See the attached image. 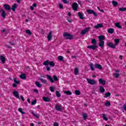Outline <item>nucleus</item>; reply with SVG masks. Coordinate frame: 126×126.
Returning <instances> with one entry per match:
<instances>
[{
  "label": "nucleus",
  "mask_w": 126,
  "mask_h": 126,
  "mask_svg": "<svg viewBox=\"0 0 126 126\" xmlns=\"http://www.w3.org/2000/svg\"><path fill=\"white\" fill-rule=\"evenodd\" d=\"M114 42L115 44H113L112 42H108L107 43V45L108 47L111 48V49H116V46L119 45V43H120V39L117 38L114 39Z\"/></svg>",
  "instance_id": "f257e3e1"
},
{
  "label": "nucleus",
  "mask_w": 126,
  "mask_h": 126,
  "mask_svg": "<svg viewBox=\"0 0 126 126\" xmlns=\"http://www.w3.org/2000/svg\"><path fill=\"white\" fill-rule=\"evenodd\" d=\"M63 37L65 39H69L70 40H71V39H72L73 38L72 35H70L69 33L67 32H64L63 34Z\"/></svg>",
  "instance_id": "f03ea898"
},
{
  "label": "nucleus",
  "mask_w": 126,
  "mask_h": 126,
  "mask_svg": "<svg viewBox=\"0 0 126 126\" xmlns=\"http://www.w3.org/2000/svg\"><path fill=\"white\" fill-rule=\"evenodd\" d=\"M55 109L57 110V111H63V110H64V108L62 106V105L61 104H56L55 105Z\"/></svg>",
  "instance_id": "7ed1b4c3"
},
{
  "label": "nucleus",
  "mask_w": 126,
  "mask_h": 126,
  "mask_svg": "<svg viewBox=\"0 0 126 126\" xmlns=\"http://www.w3.org/2000/svg\"><path fill=\"white\" fill-rule=\"evenodd\" d=\"M90 29H91V28L90 27L86 28L84 30L82 31L81 34L82 35H84L85 34H86V33L89 32V30H90Z\"/></svg>",
  "instance_id": "20e7f679"
},
{
  "label": "nucleus",
  "mask_w": 126,
  "mask_h": 126,
  "mask_svg": "<svg viewBox=\"0 0 126 126\" xmlns=\"http://www.w3.org/2000/svg\"><path fill=\"white\" fill-rule=\"evenodd\" d=\"M87 80L89 84H91V85H94V84H96V81L94 80L87 79Z\"/></svg>",
  "instance_id": "39448f33"
},
{
  "label": "nucleus",
  "mask_w": 126,
  "mask_h": 126,
  "mask_svg": "<svg viewBox=\"0 0 126 126\" xmlns=\"http://www.w3.org/2000/svg\"><path fill=\"white\" fill-rule=\"evenodd\" d=\"M13 95L15 97V98H17V99H20V97H19V93H18V92L15 91L13 92Z\"/></svg>",
  "instance_id": "423d86ee"
},
{
  "label": "nucleus",
  "mask_w": 126,
  "mask_h": 126,
  "mask_svg": "<svg viewBox=\"0 0 126 126\" xmlns=\"http://www.w3.org/2000/svg\"><path fill=\"white\" fill-rule=\"evenodd\" d=\"M72 8L73 10H75V11H76L77 9H78V4L77 3H73L72 4Z\"/></svg>",
  "instance_id": "0eeeda50"
},
{
  "label": "nucleus",
  "mask_w": 126,
  "mask_h": 126,
  "mask_svg": "<svg viewBox=\"0 0 126 126\" xmlns=\"http://www.w3.org/2000/svg\"><path fill=\"white\" fill-rule=\"evenodd\" d=\"M87 12L89 14H94V16H97V14L94 12L93 10H91V9H88L87 10Z\"/></svg>",
  "instance_id": "6e6552de"
},
{
  "label": "nucleus",
  "mask_w": 126,
  "mask_h": 126,
  "mask_svg": "<svg viewBox=\"0 0 126 126\" xmlns=\"http://www.w3.org/2000/svg\"><path fill=\"white\" fill-rule=\"evenodd\" d=\"M53 37V32H50L47 35V39L48 41H51L52 40V37Z\"/></svg>",
  "instance_id": "1a4fd4ad"
},
{
  "label": "nucleus",
  "mask_w": 126,
  "mask_h": 126,
  "mask_svg": "<svg viewBox=\"0 0 126 126\" xmlns=\"http://www.w3.org/2000/svg\"><path fill=\"white\" fill-rule=\"evenodd\" d=\"M104 26H103V24H98L96 26H94V28L95 29H99V28H103Z\"/></svg>",
  "instance_id": "9d476101"
},
{
  "label": "nucleus",
  "mask_w": 126,
  "mask_h": 126,
  "mask_svg": "<svg viewBox=\"0 0 126 126\" xmlns=\"http://www.w3.org/2000/svg\"><path fill=\"white\" fill-rule=\"evenodd\" d=\"M88 49H92V50H96V48H97V45H91V46H88L87 47Z\"/></svg>",
  "instance_id": "9b49d317"
},
{
  "label": "nucleus",
  "mask_w": 126,
  "mask_h": 126,
  "mask_svg": "<svg viewBox=\"0 0 126 126\" xmlns=\"http://www.w3.org/2000/svg\"><path fill=\"white\" fill-rule=\"evenodd\" d=\"M1 16L2 17H3V18H5V16H6V14L5 13V11H4V10L3 9H1Z\"/></svg>",
  "instance_id": "f8f14e48"
},
{
  "label": "nucleus",
  "mask_w": 126,
  "mask_h": 126,
  "mask_svg": "<svg viewBox=\"0 0 126 126\" xmlns=\"http://www.w3.org/2000/svg\"><path fill=\"white\" fill-rule=\"evenodd\" d=\"M78 16H79L80 19H82V20L84 19V17H83V13L81 12H78Z\"/></svg>",
  "instance_id": "ddd939ff"
},
{
  "label": "nucleus",
  "mask_w": 126,
  "mask_h": 126,
  "mask_svg": "<svg viewBox=\"0 0 126 126\" xmlns=\"http://www.w3.org/2000/svg\"><path fill=\"white\" fill-rule=\"evenodd\" d=\"M98 81L99 83H100V84H101L102 85H105V84H106V81L102 79H99L98 80Z\"/></svg>",
  "instance_id": "4468645a"
},
{
  "label": "nucleus",
  "mask_w": 126,
  "mask_h": 126,
  "mask_svg": "<svg viewBox=\"0 0 126 126\" xmlns=\"http://www.w3.org/2000/svg\"><path fill=\"white\" fill-rule=\"evenodd\" d=\"M4 7L6 10H10V9H11L10 6H9L8 4L4 5Z\"/></svg>",
  "instance_id": "2eb2a0df"
},
{
  "label": "nucleus",
  "mask_w": 126,
  "mask_h": 126,
  "mask_svg": "<svg viewBox=\"0 0 126 126\" xmlns=\"http://www.w3.org/2000/svg\"><path fill=\"white\" fill-rule=\"evenodd\" d=\"M42 99L44 102H50L51 99L49 97H46L45 96H43L42 97Z\"/></svg>",
  "instance_id": "dca6fc26"
},
{
  "label": "nucleus",
  "mask_w": 126,
  "mask_h": 126,
  "mask_svg": "<svg viewBox=\"0 0 126 126\" xmlns=\"http://www.w3.org/2000/svg\"><path fill=\"white\" fill-rule=\"evenodd\" d=\"M75 75H77L79 72V69L78 67H76L74 70Z\"/></svg>",
  "instance_id": "f3484780"
},
{
  "label": "nucleus",
  "mask_w": 126,
  "mask_h": 126,
  "mask_svg": "<svg viewBox=\"0 0 126 126\" xmlns=\"http://www.w3.org/2000/svg\"><path fill=\"white\" fill-rule=\"evenodd\" d=\"M116 27H117V28H119V29H122V27L121 26V23L120 22H117L115 24Z\"/></svg>",
  "instance_id": "a211bd4d"
},
{
  "label": "nucleus",
  "mask_w": 126,
  "mask_h": 126,
  "mask_svg": "<svg viewBox=\"0 0 126 126\" xmlns=\"http://www.w3.org/2000/svg\"><path fill=\"white\" fill-rule=\"evenodd\" d=\"M0 60L1 62H2V63H5V57L2 56H0Z\"/></svg>",
  "instance_id": "6ab92c4d"
},
{
  "label": "nucleus",
  "mask_w": 126,
  "mask_h": 126,
  "mask_svg": "<svg viewBox=\"0 0 126 126\" xmlns=\"http://www.w3.org/2000/svg\"><path fill=\"white\" fill-rule=\"evenodd\" d=\"M107 32H108V33H109L110 34H113V33H114V32H115V30L113 28H110V29H108Z\"/></svg>",
  "instance_id": "aec40b11"
},
{
  "label": "nucleus",
  "mask_w": 126,
  "mask_h": 126,
  "mask_svg": "<svg viewBox=\"0 0 126 126\" xmlns=\"http://www.w3.org/2000/svg\"><path fill=\"white\" fill-rule=\"evenodd\" d=\"M16 7H17V4L15 3L13 5V6H12V10L13 11H15L16 9Z\"/></svg>",
  "instance_id": "412c9836"
},
{
  "label": "nucleus",
  "mask_w": 126,
  "mask_h": 126,
  "mask_svg": "<svg viewBox=\"0 0 126 126\" xmlns=\"http://www.w3.org/2000/svg\"><path fill=\"white\" fill-rule=\"evenodd\" d=\"M46 76L48 78V79H49V80H50V81L52 83L54 82V80L53 79V77H51V76L49 75H46Z\"/></svg>",
  "instance_id": "4be33fe9"
},
{
  "label": "nucleus",
  "mask_w": 126,
  "mask_h": 126,
  "mask_svg": "<svg viewBox=\"0 0 126 126\" xmlns=\"http://www.w3.org/2000/svg\"><path fill=\"white\" fill-rule=\"evenodd\" d=\"M99 41H104L105 40V37L103 35H100L98 37Z\"/></svg>",
  "instance_id": "5701e85b"
},
{
  "label": "nucleus",
  "mask_w": 126,
  "mask_h": 126,
  "mask_svg": "<svg viewBox=\"0 0 126 126\" xmlns=\"http://www.w3.org/2000/svg\"><path fill=\"white\" fill-rule=\"evenodd\" d=\"M42 77H44V76H41L40 78H39L40 80L42 82V83H44V84H46L47 83V80L45 79H43Z\"/></svg>",
  "instance_id": "b1692460"
},
{
  "label": "nucleus",
  "mask_w": 126,
  "mask_h": 126,
  "mask_svg": "<svg viewBox=\"0 0 126 126\" xmlns=\"http://www.w3.org/2000/svg\"><path fill=\"white\" fill-rule=\"evenodd\" d=\"M95 66L96 68H98V69H102V66L100 64H95Z\"/></svg>",
  "instance_id": "393cba45"
},
{
  "label": "nucleus",
  "mask_w": 126,
  "mask_h": 126,
  "mask_svg": "<svg viewBox=\"0 0 126 126\" xmlns=\"http://www.w3.org/2000/svg\"><path fill=\"white\" fill-rule=\"evenodd\" d=\"M104 41H99V47H101L102 48H104Z\"/></svg>",
  "instance_id": "a878e982"
},
{
  "label": "nucleus",
  "mask_w": 126,
  "mask_h": 126,
  "mask_svg": "<svg viewBox=\"0 0 126 126\" xmlns=\"http://www.w3.org/2000/svg\"><path fill=\"white\" fill-rule=\"evenodd\" d=\"M35 85L37 86V87H38L39 88L42 87V85L39 82H35Z\"/></svg>",
  "instance_id": "bb28decb"
},
{
  "label": "nucleus",
  "mask_w": 126,
  "mask_h": 126,
  "mask_svg": "<svg viewBox=\"0 0 126 126\" xmlns=\"http://www.w3.org/2000/svg\"><path fill=\"white\" fill-rule=\"evenodd\" d=\"M99 91L101 93H104V92H105V89H104V87H100Z\"/></svg>",
  "instance_id": "cd10ccee"
},
{
  "label": "nucleus",
  "mask_w": 126,
  "mask_h": 126,
  "mask_svg": "<svg viewBox=\"0 0 126 126\" xmlns=\"http://www.w3.org/2000/svg\"><path fill=\"white\" fill-rule=\"evenodd\" d=\"M112 4H113V6L116 7V6H117V5H118V2L115 0H113V1H112Z\"/></svg>",
  "instance_id": "c85d7f7f"
},
{
  "label": "nucleus",
  "mask_w": 126,
  "mask_h": 126,
  "mask_svg": "<svg viewBox=\"0 0 126 126\" xmlns=\"http://www.w3.org/2000/svg\"><path fill=\"white\" fill-rule=\"evenodd\" d=\"M20 78H21L22 79H26V76L25 75V74H23L22 75H21L20 76Z\"/></svg>",
  "instance_id": "c756f323"
},
{
  "label": "nucleus",
  "mask_w": 126,
  "mask_h": 126,
  "mask_svg": "<svg viewBox=\"0 0 126 126\" xmlns=\"http://www.w3.org/2000/svg\"><path fill=\"white\" fill-rule=\"evenodd\" d=\"M64 93L65 94H66V95H71L72 93L69 91H65L64 92Z\"/></svg>",
  "instance_id": "7c9ffc66"
},
{
  "label": "nucleus",
  "mask_w": 126,
  "mask_h": 126,
  "mask_svg": "<svg viewBox=\"0 0 126 126\" xmlns=\"http://www.w3.org/2000/svg\"><path fill=\"white\" fill-rule=\"evenodd\" d=\"M110 96H111V93H105L104 98H108V97H110Z\"/></svg>",
  "instance_id": "2f4dec72"
},
{
  "label": "nucleus",
  "mask_w": 126,
  "mask_h": 126,
  "mask_svg": "<svg viewBox=\"0 0 126 126\" xmlns=\"http://www.w3.org/2000/svg\"><path fill=\"white\" fill-rule=\"evenodd\" d=\"M50 64V62H49V61H46L45 62H44V63H43V65H49Z\"/></svg>",
  "instance_id": "473e14b6"
},
{
  "label": "nucleus",
  "mask_w": 126,
  "mask_h": 126,
  "mask_svg": "<svg viewBox=\"0 0 126 126\" xmlns=\"http://www.w3.org/2000/svg\"><path fill=\"white\" fill-rule=\"evenodd\" d=\"M113 75L115 77H116V78H118V77H120V74L118 73H113Z\"/></svg>",
  "instance_id": "72a5a7b5"
},
{
  "label": "nucleus",
  "mask_w": 126,
  "mask_h": 126,
  "mask_svg": "<svg viewBox=\"0 0 126 126\" xmlns=\"http://www.w3.org/2000/svg\"><path fill=\"white\" fill-rule=\"evenodd\" d=\"M105 106L106 107H109V106H111V103L109 101H107L104 103Z\"/></svg>",
  "instance_id": "f704fd0d"
},
{
  "label": "nucleus",
  "mask_w": 126,
  "mask_h": 126,
  "mask_svg": "<svg viewBox=\"0 0 126 126\" xmlns=\"http://www.w3.org/2000/svg\"><path fill=\"white\" fill-rule=\"evenodd\" d=\"M14 83H16V84H19V83H20V81H19V80H17L16 78L14 79Z\"/></svg>",
  "instance_id": "c9c22d12"
},
{
  "label": "nucleus",
  "mask_w": 126,
  "mask_h": 126,
  "mask_svg": "<svg viewBox=\"0 0 126 126\" xmlns=\"http://www.w3.org/2000/svg\"><path fill=\"white\" fill-rule=\"evenodd\" d=\"M26 32L27 33V34L30 35L32 34V32H31V31H30L29 30H27V31H26Z\"/></svg>",
  "instance_id": "e433bc0d"
},
{
  "label": "nucleus",
  "mask_w": 126,
  "mask_h": 126,
  "mask_svg": "<svg viewBox=\"0 0 126 126\" xmlns=\"http://www.w3.org/2000/svg\"><path fill=\"white\" fill-rule=\"evenodd\" d=\"M92 43L93 44V45H96L97 44V42L96 41V39H93L92 40Z\"/></svg>",
  "instance_id": "4c0bfd02"
},
{
  "label": "nucleus",
  "mask_w": 126,
  "mask_h": 126,
  "mask_svg": "<svg viewBox=\"0 0 126 126\" xmlns=\"http://www.w3.org/2000/svg\"><path fill=\"white\" fill-rule=\"evenodd\" d=\"M102 118H103V119L105 120V121H108V118L106 117V114H102Z\"/></svg>",
  "instance_id": "58836bf2"
},
{
  "label": "nucleus",
  "mask_w": 126,
  "mask_h": 126,
  "mask_svg": "<svg viewBox=\"0 0 126 126\" xmlns=\"http://www.w3.org/2000/svg\"><path fill=\"white\" fill-rule=\"evenodd\" d=\"M49 65H50V66H55V63H54V62H49Z\"/></svg>",
  "instance_id": "ea45409f"
},
{
  "label": "nucleus",
  "mask_w": 126,
  "mask_h": 126,
  "mask_svg": "<svg viewBox=\"0 0 126 126\" xmlns=\"http://www.w3.org/2000/svg\"><path fill=\"white\" fill-rule=\"evenodd\" d=\"M83 117L84 120L87 119V115L85 113L83 114Z\"/></svg>",
  "instance_id": "a19ab883"
},
{
  "label": "nucleus",
  "mask_w": 126,
  "mask_h": 126,
  "mask_svg": "<svg viewBox=\"0 0 126 126\" xmlns=\"http://www.w3.org/2000/svg\"><path fill=\"white\" fill-rule=\"evenodd\" d=\"M58 60L59 61H63V57L62 56H60L58 57Z\"/></svg>",
  "instance_id": "79ce46f5"
},
{
  "label": "nucleus",
  "mask_w": 126,
  "mask_h": 126,
  "mask_svg": "<svg viewBox=\"0 0 126 126\" xmlns=\"http://www.w3.org/2000/svg\"><path fill=\"white\" fill-rule=\"evenodd\" d=\"M18 111H19V112L21 113V114H22L23 115L25 114V112H23V110H22V108H19Z\"/></svg>",
  "instance_id": "37998d69"
},
{
  "label": "nucleus",
  "mask_w": 126,
  "mask_h": 126,
  "mask_svg": "<svg viewBox=\"0 0 126 126\" xmlns=\"http://www.w3.org/2000/svg\"><path fill=\"white\" fill-rule=\"evenodd\" d=\"M37 104V100L34 99L33 101L32 102V105H33Z\"/></svg>",
  "instance_id": "c03bdc74"
},
{
  "label": "nucleus",
  "mask_w": 126,
  "mask_h": 126,
  "mask_svg": "<svg viewBox=\"0 0 126 126\" xmlns=\"http://www.w3.org/2000/svg\"><path fill=\"white\" fill-rule=\"evenodd\" d=\"M75 94H76V95H80V91L76 90L75 91Z\"/></svg>",
  "instance_id": "a18cd8bd"
},
{
  "label": "nucleus",
  "mask_w": 126,
  "mask_h": 126,
  "mask_svg": "<svg viewBox=\"0 0 126 126\" xmlns=\"http://www.w3.org/2000/svg\"><path fill=\"white\" fill-rule=\"evenodd\" d=\"M90 66L91 69L92 70H94V66H93V64H90Z\"/></svg>",
  "instance_id": "49530a36"
},
{
  "label": "nucleus",
  "mask_w": 126,
  "mask_h": 126,
  "mask_svg": "<svg viewBox=\"0 0 126 126\" xmlns=\"http://www.w3.org/2000/svg\"><path fill=\"white\" fill-rule=\"evenodd\" d=\"M119 10H120V11H126V8H120Z\"/></svg>",
  "instance_id": "de8ad7c7"
},
{
  "label": "nucleus",
  "mask_w": 126,
  "mask_h": 126,
  "mask_svg": "<svg viewBox=\"0 0 126 126\" xmlns=\"http://www.w3.org/2000/svg\"><path fill=\"white\" fill-rule=\"evenodd\" d=\"M50 89L51 92H54V91H55V88H54V87H50Z\"/></svg>",
  "instance_id": "09e8293b"
},
{
  "label": "nucleus",
  "mask_w": 126,
  "mask_h": 126,
  "mask_svg": "<svg viewBox=\"0 0 126 126\" xmlns=\"http://www.w3.org/2000/svg\"><path fill=\"white\" fill-rule=\"evenodd\" d=\"M56 96L57 97H61V94H60V92H59V91L56 92Z\"/></svg>",
  "instance_id": "8fccbe9b"
},
{
  "label": "nucleus",
  "mask_w": 126,
  "mask_h": 126,
  "mask_svg": "<svg viewBox=\"0 0 126 126\" xmlns=\"http://www.w3.org/2000/svg\"><path fill=\"white\" fill-rule=\"evenodd\" d=\"M53 79H54V80H55V81H57V80H59L58 79V77H57V76H53Z\"/></svg>",
  "instance_id": "3c124183"
},
{
  "label": "nucleus",
  "mask_w": 126,
  "mask_h": 126,
  "mask_svg": "<svg viewBox=\"0 0 126 126\" xmlns=\"http://www.w3.org/2000/svg\"><path fill=\"white\" fill-rule=\"evenodd\" d=\"M59 7L61 9H63V4L59 3Z\"/></svg>",
  "instance_id": "603ef678"
},
{
  "label": "nucleus",
  "mask_w": 126,
  "mask_h": 126,
  "mask_svg": "<svg viewBox=\"0 0 126 126\" xmlns=\"http://www.w3.org/2000/svg\"><path fill=\"white\" fill-rule=\"evenodd\" d=\"M13 87H14V88L17 87V84L15 83L13 84Z\"/></svg>",
  "instance_id": "864d4df0"
},
{
  "label": "nucleus",
  "mask_w": 126,
  "mask_h": 126,
  "mask_svg": "<svg viewBox=\"0 0 126 126\" xmlns=\"http://www.w3.org/2000/svg\"><path fill=\"white\" fill-rule=\"evenodd\" d=\"M20 97H21V100L23 101V102H24V97H23V95H21Z\"/></svg>",
  "instance_id": "5fc2aeb1"
},
{
  "label": "nucleus",
  "mask_w": 126,
  "mask_h": 126,
  "mask_svg": "<svg viewBox=\"0 0 126 126\" xmlns=\"http://www.w3.org/2000/svg\"><path fill=\"white\" fill-rule=\"evenodd\" d=\"M53 126H59V124H58V123H57V122H55V123H54Z\"/></svg>",
  "instance_id": "6e6d98bb"
},
{
  "label": "nucleus",
  "mask_w": 126,
  "mask_h": 126,
  "mask_svg": "<svg viewBox=\"0 0 126 126\" xmlns=\"http://www.w3.org/2000/svg\"><path fill=\"white\" fill-rule=\"evenodd\" d=\"M63 2H64V3H68V1H67L66 0H62Z\"/></svg>",
  "instance_id": "4d7b16f0"
},
{
  "label": "nucleus",
  "mask_w": 126,
  "mask_h": 126,
  "mask_svg": "<svg viewBox=\"0 0 126 126\" xmlns=\"http://www.w3.org/2000/svg\"><path fill=\"white\" fill-rule=\"evenodd\" d=\"M114 71L115 72H116L117 73H119V72H120V70L119 69H116V70H115Z\"/></svg>",
  "instance_id": "13d9d810"
},
{
  "label": "nucleus",
  "mask_w": 126,
  "mask_h": 126,
  "mask_svg": "<svg viewBox=\"0 0 126 126\" xmlns=\"http://www.w3.org/2000/svg\"><path fill=\"white\" fill-rule=\"evenodd\" d=\"M32 6L33 7H36V6H37V4H36V3H34L33 4H32Z\"/></svg>",
  "instance_id": "bf43d9fd"
},
{
  "label": "nucleus",
  "mask_w": 126,
  "mask_h": 126,
  "mask_svg": "<svg viewBox=\"0 0 126 126\" xmlns=\"http://www.w3.org/2000/svg\"><path fill=\"white\" fill-rule=\"evenodd\" d=\"M32 115H33L34 116V117H36V118H38V115L33 113Z\"/></svg>",
  "instance_id": "052dcab7"
},
{
  "label": "nucleus",
  "mask_w": 126,
  "mask_h": 126,
  "mask_svg": "<svg viewBox=\"0 0 126 126\" xmlns=\"http://www.w3.org/2000/svg\"><path fill=\"white\" fill-rule=\"evenodd\" d=\"M119 58L120 59V60H123V56L120 55V56H119Z\"/></svg>",
  "instance_id": "680f3d73"
},
{
  "label": "nucleus",
  "mask_w": 126,
  "mask_h": 126,
  "mask_svg": "<svg viewBox=\"0 0 126 126\" xmlns=\"http://www.w3.org/2000/svg\"><path fill=\"white\" fill-rule=\"evenodd\" d=\"M28 103H29V104H30V103H31V101H30V98L28 99Z\"/></svg>",
  "instance_id": "e2e57ef3"
},
{
  "label": "nucleus",
  "mask_w": 126,
  "mask_h": 126,
  "mask_svg": "<svg viewBox=\"0 0 126 126\" xmlns=\"http://www.w3.org/2000/svg\"><path fill=\"white\" fill-rule=\"evenodd\" d=\"M31 10H33V9H34V7L33 6H31Z\"/></svg>",
  "instance_id": "0e129e2a"
},
{
  "label": "nucleus",
  "mask_w": 126,
  "mask_h": 126,
  "mask_svg": "<svg viewBox=\"0 0 126 126\" xmlns=\"http://www.w3.org/2000/svg\"><path fill=\"white\" fill-rule=\"evenodd\" d=\"M46 69H47V70H48V71L50 70V67H46Z\"/></svg>",
  "instance_id": "69168bd1"
},
{
  "label": "nucleus",
  "mask_w": 126,
  "mask_h": 126,
  "mask_svg": "<svg viewBox=\"0 0 126 126\" xmlns=\"http://www.w3.org/2000/svg\"><path fill=\"white\" fill-rule=\"evenodd\" d=\"M34 92H35V93H38V90H34Z\"/></svg>",
  "instance_id": "338daca9"
},
{
  "label": "nucleus",
  "mask_w": 126,
  "mask_h": 126,
  "mask_svg": "<svg viewBox=\"0 0 126 126\" xmlns=\"http://www.w3.org/2000/svg\"><path fill=\"white\" fill-rule=\"evenodd\" d=\"M68 16H71V13H70V12H69L68 13Z\"/></svg>",
  "instance_id": "774afa93"
}]
</instances>
